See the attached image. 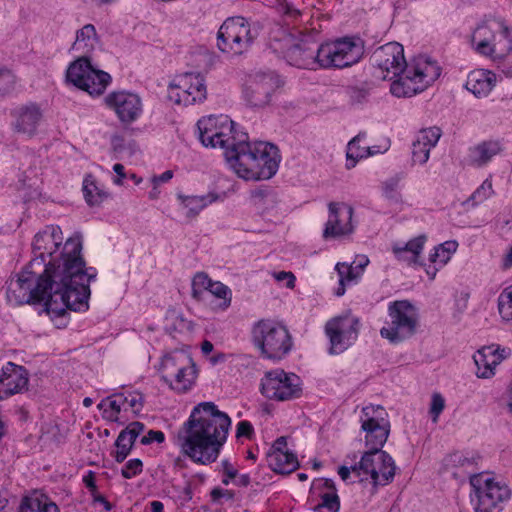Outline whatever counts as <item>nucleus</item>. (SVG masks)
Instances as JSON below:
<instances>
[{
    "instance_id": "obj_1",
    "label": "nucleus",
    "mask_w": 512,
    "mask_h": 512,
    "mask_svg": "<svg viewBox=\"0 0 512 512\" xmlns=\"http://www.w3.org/2000/svg\"><path fill=\"white\" fill-rule=\"evenodd\" d=\"M79 235L66 240L63 247V268L43 265L32 259L24 269L7 282L6 296L14 305L44 302L49 313L61 316L67 309L84 311L88 308L89 283L96 277L93 268H86L81 255Z\"/></svg>"
},
{
    "instance_id": "obj_2",
    "label": "nucleus",
    "mask_w": 512,
    "mask_h": 512,
    "mask_svg": "<svg viewBox=\"0 0 512 512\" xmlns=\"http://www.w3.org/2000/svg\"><path fill=\"white\" fill-rule=\"evenodd\" d=\"M370 60L376 77L383 80L397 77L390 86L391 93L396 97H411L424 91L441 74L437 62L427 56H418L407 63L403 46L397 42L378 47Z\"/></svg>"
},
{
    "instance_id": "obj_3",
    "label": "nucleus",
    "mask_w": 512,
    "mask_h": 512,
    "mask_svg": "<svg viewBox=\"0 0 512 512\" xmlns=\"http://www.w3.org/2000/svg\"><path fill=\"white\" fill-rule=\"evenodd\" d=\"M230 425V417L213 402L199 403L178 432L181 451L195 463L215 462L227 440Z\"/></svg>"
},
{
    "instance_id": "obj_4",
    "label": "nucleus",
    "mask_w": 512,
    "mask_h": 512,
    "mask_svg": "<svg viewBox=\"0 0 512 512\" xmlns=\"http://www.w3.org/2000/svg\"><path fill=\"white\" fill-rule=\"evenodd\" d=\"M225 158L235 173L246 180L270 179L277 172V164L269 159L266 168H260L253 151V143L247 141L245 134L241 135L232 147L224 152Z\"/></svg>"
},
{
    "instance_id": "obj_5",
    "label": "nucleus",
    "mask_w": 512,
    "mask_h": 512,
    "mask_svg": "<svg viewBox=\"0 0 512 512\" xmlns=\"http://www.w3.org/2000/svg\"><path fill=\"white\" fill-rule=\"evenodd\" d=\"M254 345L267 359L280 360L292 348V337L287 328L271 320H260L252 328Z\"/></svg>"
},
{
    "instance_id": "obj_6",
    "label": "nucleus",
    "mask_w": 512,
    "mask_h": 512,
    "mask_svg": "<svg viewBox=\"0 0 512 512\" xmlns=\"http://www.w3.org/2000/svg\"><path fill=\"white\" fill-rule=\"evenodd\" d=\"M321 69H344L357 64L364 54L363 45L351 37L320 44Z\"/></svg>"
},
{
    "instance_id": "obj_7",
    "label": "nucleus",
    "mask_w": 512,
    "mask_h": 512,
    "mask_svg": "<svg viewBox=\"0 0 512 512\" xmlns=\"http://www.w3.org/2000/svg\"><path fill=\"white\" fill-rule=\"evenodd\" d=\"M390 322L380 330L383 338L391 343H399L411 337L418 325L416 308L407 300L394 301L389 304Z\"/></svg>"
},
{
    "instance_id": "obj_8",
    "label": "nucleus",
    "mask_w": 512,
    "mask_h": 512,
    "mask_svg": "<svg viewBox=\"0 0 512 512\" xmlns=\"http://www.w3.org/2000/svg\"><path fill=\"white\" fill-rule=\"evenodd\" d=\"M255 35L247 19L241 16L227 18L217 33V46L223 53L241 55L251 47Z\"/></svg>"
},
{
    "instance_id": "obj_9",
    "label": "nucleus",
    "mask_w": 512,
    "mask_h": 512,
    "mask_svg": "<svg viewBox=\"0 0 512 512\" xmlns=\"http://www.w3.org/2000/svg\"><path fill=\"white\" fill-rule=\"evenodd\" d=\"M470 484L477 498L475 512H501L503 504L510 498L508 486L487 474L472 475Z\"/></svg>"
},
{
    "instance_id": "obj_10",
    "label": "nucleus",
    "mask_w": 512,
    "mask_h": 512,
    "mask_svg": "<svg viewBox=\"0 0 512 512\" xmlns=\"http://www.w3.org/2000/svg\"><path fill=\"white\" fill-rule=\"evenodd\" d=\"M66 78L74 86L92 96L103 94L111 81V76L107 72L94 69L89 56L84 55L69 65Z\"/></svg>"
},
{
    "instance_id": "obj_11",
    "label": "nucleus",
    "mask_w": 512,
    "mask_h": 512,
    "mask_svg": "<svg viewBox=\"0 0 512 512\" xmlns=\"http://www.w3.org/2000/svg\"><path fill=\"white\" fill-rule=\"evenodd\" d=\"M199 139L205 147L221 148L227 151L237 136L233 133L234 122L227 116H208L197 122Z\"/></svg>"
},
{
    "instance_id": "obj_12",
    "label": "nucleus",
    "mask_w": 512,
    "mask_h": 512,
    "mask_svg": "<svg viewBox=\"0 0 512 512\" xmlns=\"http://www.w3.org/2000/svg\"><path fill=\"white\" fill-rule=\"evenodd\" d=\"M382 406H366L362 409L361 428L365 432L366 453L381 452L390 433V422Z\"/></svg>"
},
{
    "instance_id": "obj_13",
    "label": "nucleus",
    "mask_w": 512,
    "mask_h": 512,
    "mask_svg": "<svg viewBox=\"0 0 512 512\" xmlns=\"http://www.w3.org/2000/svg\"><path fill=\"white\" fill-rule=\"evenodd\" d=\"M261 392L271 400H292L301 395V381L294 373H287L282 369L272 370L262 378Z\"/></svg>"
},
{
    "instance_id": "obj_14",
    "label": "nucleus",
    "mask_w": 512,
    "mask_h": 512,
    "mask_svg": "<svg viewBox=\"0 0 512 512\" xmlns=\"http://www.w3.org/2000/svg\"><path fill=\"white\" fill-rule=\"evenodd\" d=\"M163 380L177 392H186L194 384L196 370L192 359L184 353L166 356L162 361Z\"/></svg>"
},
{
    "instance_id": "obj_15",
    "label": "nucleus",
    "mask_w": 512,
    "mask_h": 512,
    "mask_svg": "<svg viewBox=\"0 0 512 512\" xmlns=\"http://www.w3.org/2000/svg\"><path fill=\"white\" fill-rule=\"evenodd\" d=\"M207 97L205 80L199 73L179 75L168 87V98L177 105L190 106Z\"/></svg>"
},
{
    "instance_id": "obj_16",
    "label": "nucleus",
    "mask_w": 512,
    "mask_h": 512,
    "mask_svg": "<svg viewBox=\"0 0 512 512\" xmlns=\"http://www.w3.org/2000/svg\"><path fill=\"white\" fill-rule=\"evenodd\" d=\"M395 464L385 451L364 453L358 465L352 466V472L363 479L370 475L375 485H386L395 475Z\"/></svg>"
},
{
    "instance_id": "obj_17",
    "label": "nucleus",
    "mask_w": 512,
    "mask_h": 512,
    "mask_svg": "<svg viewBox=\"0 0 512 512\" xmlns=\"http://www.w3.org/2000/svg\"><path fill=\"white\" fill-rule=\"evenodd\" d=\"M62 231L59 226H48L45 230L37 233L33 241L35 258L43 261V265L63 268V247Z\"/></svg>"
},
{
    "instance_id": "obj_18",
    "label": "nucleus",
    "mask_w": 512,
    "mask_h": 512,
    "mask_svg": "<svg viewBox=\"0 0 512 512\" xmlns=\"http://www.w3.org/2000/svg\"><path fill=\"white\" fill-rule=\"evenodd\" d=\"M325 332L330 340V352L341 353L357 339L359 320L351 314L335 317L326 323Z\"/></svg>"
},
{
    "instance_id": "obj_19",
    "label": "nucleus",
    "mask_w": 512,
    "mask_h": 512,
    "mask_svg": "<svg viewBox=\"0 0 512 512\" xmlns=\"http://www.w3.org/2000/svg\"><path fill=\"white\" fill-rule=\"evenodd\" d=\"M329 217L323 231V237L337 238L352 233L353 207L345 203L330 202Z\"/></svg>"
},
{
    "instance_id": "obj_20",
    "label": "nucleus",
    "mask_w": 512,
    "mask_h": 512,
    "mask_svg": "<svg viewBox=\"0 0 512 512\" xmlns=\"http://www.w3.org/2000/svg\"><path fill=\"white\" fill-rule=\"evenodd\" d=\"M277 88V81L271 75L256 74L244 88L246 101L253 107H264Z\"/></svg>"
},
{
    "instance_id": "obj_21",
    "label": "nucleus",
    "mask_w": 512,
    "mask_h": 512,
    "mask_svg": "<svg viewBox=\"0 0 512 512\" xmlns=\"http://www.w3.org/2000/svg\"><path fill=\"white\" fill-rule=\"evenodd\" d=\"M107 106L115 111L122 122H133L140 115L142 104L140 98L133 93L112 92L105 98Z\"/></svg>"
},
{
    "instance_id": "obj_22",
    "label": "nucleus",
    "mask_w": 512,
    "mask_h": 512,
    "mask_svg": "<svg viewBox=\"0 0 512 512\" xmlns=\"http://www.w3.org/2000/svg\"><path fill=\"white\" fill-rule=\"evenodd\" d=\"M28 375L22 366L8 363L0 377V399H4L27 388Z\"/></svg>"
},
{
    "instance_id": "obj_23",
    "label": "nucleus",
    "mask_w": 512,
    "mask_h": 512,
    "mask_svg": "<svg viewBox=\"0 0 512 512\" xmlns=\"http://www.w3.org/2000/svg\"><path fill=\"white\" fill-rule=\"evenodd\" d=\"M320 44L314 41L302 40L289 50V57L294 64L304 69H321Z\"/></svg>"
},
{
    "instance_id": "obj_24",
    "label": "nucleus",
    "mask_w": 512,
    "mask_h": 512,
    "mask_svg": "<svg viewBox=\"0 0 512 512\" xmlns=\"http://www.w3.org/2000/svg\"><path fill=\"white\" fill-rule=\"evenodd\" d=\"M109 404L111 411L104 410L105 417L111 421L118 419V414L122 408H131L138 411L143 406V396L139 392L117 393L111 397H107L98 404L99 409H103L106 404Z\"/></svg>"
},
{
    "instance_id": "obj_25",
    "label": "nucleus",
    "mask_w": 512,
    "mask_h": 512,
    "mask_svg": "<svg viewBox=\"0 0 512 512\" xmlns=\"http://www.w3.org/2000/svg\"><path fill=\"white\" fill-rule=\"evenodd\" d=\"M441 136V130L431 127L421 130L412 145V159L414 163L424 164L432 147H434Z\"/></svg>"
},
{
    "instance_id": "obj_26",
    "label": "nucleus",
    "mask_w": 512,
    "mask_h": 512,
    "mask_svg": "<svg viewBox=\"0 0 512 512\" xmlns=\"http://www.w3.org/2000/svg\"><path fill=\"white\" fill-rule=\"evenodd\" d=\"M503 349L500 353L499 348L495 346H486L478 350L474 355V361L477 366V376L480 378H490L494 375L495 367L505 358Z\"/></svg>"
},
{
    "instance_id": "obj_27",
    "label": "nucleus",
    "mask_w": 512,
    "mask_h": 512,
    "mask_svg": "<svg viewBox=\"0 0 512 512\" xmlns=\"http://www.w3.org/2000/svg\"><path fill=\"white\" fill-rule=\"evenodd\" d=\"M145 426L143 423L135 421L130 423L118 435L115 446L117 448L114 455L115 461L118 463L123 462L129 455L136 438L143 432Z\"/></svg>"
},
{
    "instance_id": "obj_28",
    "label": "nucleus",
    "mask_w": 512,
    "mask_h": 512,
    "mask_svg": "<svg viewBox=\"0 0 512 512\" xmlns=\"http://www.w3.org/2000/svg\"><path fill=\"white\" fill-rule=\"evenodd\" d=\"M15 117L14 129L18 133L32 136L36 132L37 126L42 118V113L36 104H29L21 107L15 113Z\"/></svg>"
},
{
    "instance_id": "obj_29",
    "label": "nucleus",
    "mask_w": 512,
    "mask_h": 512,
    "mask_svg": "<svg viewBox=\"0 0 512 512\" xmlns=\"http://www.w3.org/2000/svg\"><path fill=\"white\" fill-rule=\"evenodd\" d=\"M496 84V75L488 70H474L469 73L466 81V89L476 97L487 96Z\"/></svg>"
},
{
    "instance_id": "obj_30",
    "label": "nucleus",
    "mask_w": 512,
    "mask_h": 512,
    "mask_svg": "<svg viewBox=\"0 0 512 512\" xmlns=\"http://www.w3.org/2000/svg\"><path fill=\"white\" fill-rule=\"evenodd\" d=\"M425 242L426 236L420 235L403 245H393L392 251L398 260L407 262L408 264H416L418 263Z\"/></svg>"
},
{
    "instance_id": "obj_31",
    "label": "nucleus",
    "mask_w": 512,
    "mask_h": 512,
    "mask_svg": "<svg viewBox=\"0 0 512 512\" xmlns=\"http://www.w3.org/2000/svg\"><path fill=\"white\" fill-rule=\"evenodd\" d=\"M502 150L501 144L496 140L483 141L470 149L469 161L472 165L483 166L487 164L492 157L499 154Z\"/></svg>"
},
{
    "instance_id": "obj_32",
    "label": "nucleus",
    "mask_w": 512,
    "mask_h": 512,
    "mask_svg": "<svg viewBox=\"0 0 512 512\" xmlns=\"http://www.w3.org/2000/svg\"><path fill=\"white\" fill-rule=\"evenodd\" d=\"M267 463L274 472L279 474H289L299 466L296 455L288 451L268 452Z\"/></svg>"
},
{
    "instance_id": "obj_33",
    "label": "nucleus",
    "mask_w": 512,
    "mask_h": 512,
    "mask_svg": "<svg viewBox=\"0 0 512 512\" xmlns=\"http://www.w3.org/2000/svg\"><path fill=\"white\" fill-rule=\"evenodd\" d=\"M97 43L98 38L95 27L92 24H87L77 32L72 50L81 55L89 56Z\"/></svg>"
},
{
    "instance_id": "obj_34",
    "label": "nucleus",
    "mask_w": 512,
    "mask_h": 512,
    "mask_svg": "<svg viewBox=\"0 0 512 512\" xmlns=\"http://www.w3.org/2000/svg\"><path fill=\"white\" fill-rule=\"evenodd\" d=\"M19 512H59L58 506L43 494L24 497Z\"/></svg>"
},
{
    "instance_id": "obj_35",
    "label": "nucleus",
    "mask_w": 512,
    "mask_h": 512,
    "mask_svg": "<svg viewBox=\"0 0 512 512\" xmlns=\"http://www.w3.org/2000/svg\"><path fill=\"white\" fill-rule=\"evenodd\" d=\"M472 45L479 54L495 59L490 27L479 26L472 35Z\"/></svg>"
},
{
    "instance_id": "obj_36",
    "label": "nucleus",
    "mask_w": 512,
    "mask_h": 512,
    "mask_svg": "<svg viewBox=\"0 0 512 512\" xmlns=\"http://www.w3.org/2000/svg\"><path fill=\"white\" fill-rule=\"evenodd\" d=\"M184 208L187 209V217H196L208 204L217 200V195L209 193L202 196H178Z\"/></svg>"
},
{
    "instance_id": "obj_37",
    "label": "nucleus",
    "mask_w": 512,
    "mask_h": 512,
    "mask_svg": "<svg viewBox=\"0 0 512 512\" xmlns=\"http://www.w3.org/2000/svg\"><path fill=\"white\" fill-rule=\"evenodd\" d=\"M253 151L256 153V161L260 168H266L269 159L276 162L277 168L279 167L280 155L278 148L266 142H255L253 143Z\"/></svg>"
},
{
    "instance_id": "obj_38",
    "label": "nucleus",
    "mask_w": 512,
    "mask_h": 512,
    "mask_svg": "<svg viewBox=\"0 0 512 512\" xmlns=\"http://www.w3.org/2000/svg\"><path fill=\"white\" fill-rule=\"evenodd\" d=\"M322 484L328 491L321 493V502L314 509L319 512H322L324 509H326L327 512H338L340 509V501L333 481L325 479Z\"/></svg>"
},
{
    "instance_id": "obj_39",
    "label": "nucleus",
    "mask_w": 512,
    "mask_h": 512,
    "mask_svg": "<svg viewBox=\"0 0 512 512\" xmlns=\"http://www.w3.org/2000/svg\"><path fill=\"white\" fill-rule=\"evenodd\" d=\"M497 33L491 32L495 59L503 58L512 50V40L510 39V31L504 25H498Z\"/></svg>"
},
{
    "instance_id": "obj_40",
    "label": "nucleus",
    "mask_w": 512,
    "mask_h": 512,
    "mask_svg": "<svg viewBox=\"0 0 512 512\" xmlns=\"http://www.w3.org/2000/svg\"><path fill=\"white\" fill-rule=\"evenodd\" d=\"M458 243L454 240L446 241L435 248L434 253L430 255V261L439 263L441 266L445 265L451 258L452 254L456 252Z\"/></svg>"
},
{
    "instance_id": "obj_41",
    "label": "nucleus",
    "mask_w": 512,
    "mask_h": 512,
    "mask_svg": "<svg viewBox=\"0 0 512 512\" xmlns=\"http://www.w3.org/2000/svg\"><path fill=\"white\" fill-rule=\"evenodd\" d=\"M360 136L354 137L349 143L347 147V168H352L355 166L356 162L359 159L367 157L371 154L369 147H360Z\"/></svg>"
},
{
    "instance_id": "obj_42",
    "label": "nucleus",
    "mask_w": 512,
    "mask_h": 512,
    "mask_svg": "<svg viewBox=\"0 0 512 512\" xmlns=\"http://www.w3.org/2000/svg\"><path fill=\"white\" fill-rule=\"evenodd\" d=\"M498 310L503 320H512V285L500 293L498 297Z\"/></svg>"
},
{
    "instance_id": "obj_43",
    "label": "nucleus",
    "mask_w": 512,
    "mask_h": 512,
    "mask_svg": "<svg viewBox=\"0 0 512 512\" xmlns=\"http://www.w3.org/2000/svg\"><path fill=\"white\" fill-rule=\"evenodd\" d=\"M212 280L203 272L197 273L192 280V297L202 300L205 291H208Z\"/></svg>"
},
{
    "instance_id": "obj_44",
    "label": "nucleus",
    "mask_w": 512,
    "mask_h": 512,
    "mask_svg": "<svg viewBox=\"0 0 512 512\" xmlns=\"http://www.w3.org/2000/svg\"><path fill=\"white\" fill-rule=\"evenodd\" d=\"M211 295L217 297L222 300L220 307L227 308L231 303V291L230 289L221 282H211L209 289L207 291Z\"/></svg>"
},
{
    "instance_id": "obj_45",
    "label": "nucleus",
    "mask_w": 512,
    "mask_h": 512,
    "mask_svg": "<svg viewBox=\"0 0 512 512\" xmlns=\"http://www.w3.org/2000/svg\"><path fill=\"white\" fill-rule=\"evenodd\" d=\"M83 192L89 205H98L106 198V194L100 191L93 182H86L83 187Z\"/></svg>"
},
{
    "instance_id": "obj_46",
    "label": "nucleus",
    "mask_w": 512,
    "mask_h": 512,
    "mask_svg": "<svg viewBox=\"0 0 512 512\" xmlns=\"http://www.w3.org/2000/svg\"><path fill=\"white\" fill-rule=\"evenodd\" d=\"M493 186L490 179H486L479 188L470 196L468 202H472L473 205L478 203H482L486 199H488L492 194Z\"/></svg>"
},
{
    "instance_id": "obj_47",
    "label": "nucleus",
    "mask_w": 512,
    "mask_h": 512,
    "mask_svg": "<svg viewBox=\"0 0 512 512\" xmlns=\"http://www.w3.org/2000/svg\"><path fill=\"white\" fill-rule=\"evenodd\" d=\"M15 83V74L6 67L0 68V91L3 93L9 92L13 89Z\"/></svg>"
},
{
    "instance_id": "obj_48",
    "label": "nucleus",
    "mask_w": 512,
    "mask_h": 512,
    "mask_svg": "<svg viewBox=\"0 0 512 512\" xmlns=\"http://www.w3.org/2000/svg\"><path fill=\"white\" fill-rule=\"evenodd\" d=\"M143 470V463L140 459L135 458L129 460L121 470V474L126 479H131L140 473Z\"/></svg>"
},
{
    "instance_id": "obj_49",
    "label": "nucleus",
    "mask_w": 512,
    "mask_h": 512,
    "mask_svg": "<svg viewBox=\"0 0 512 512\" xmlns=\"http://www.w3.org/2000/svg\"><path fill=\"white\" fill-rule=\"evenodd\" d=\"M339 277L344 276L346 282H351L359 277L360 271H356V267L353 265H346L344 263H338L335 267Z\"/></svg>"
},
{
    "instance_id": "obj_50",
    "label": "nucleus",
    "mask_w": 512,
    "mask_h": 512,
    "mask_svg": "<svg viewBox=\"0 0 512 512\" xmlns=\"http://www.w3.org/2000/svg\"><path fill=\"white\" fill-rule=\"evenodd\" d=\"M445 407V400L439 393L432 395L430 413L434 422L438 420L439 415Z\"/></svg>"
},
{
    "instance_id": "obj_51",
    "label": "nucleus",
    "mask_w": 512,
    "mask_h": 512,
    "mask_svg": "<svg viewBox=\"0 0 512 512\" xmlns=\"http://www.w3.org/2000/svg\"><path fill=\"white\" fill-rule=\"evenodd\" d=\"M347 92L352 102L360 103L368 96L369 89L366 85L351 86L348 88Z\"/></svg>"
},
{
    "instance_id": "obj_52",
    "label": "nucleus",
    "mask_w": 512,
    "mask_h": 512,
    "mask_svg": "<svg viewBox=\"0 0 512 512\" xmlns=\"http://www.w3.org/2000/svg\"><path fill=\"white\" fill-rule=\"evenodd\" d=\"M254 434V428L249 421H240L237 424L236 437H245L251 439Z\"/></svg>"
},
{
    "instance_id": "obj_53",
    "label": "nucleus",
    "mask_w": 512,
    "mask_h": 512,
    "mask_svg": "<svg viewBox=\"0 0 512 512\" xmlns=\"http://www.w3.org/2000/svg\"><path fill=\"white\" fill-rule=\"evenodd\" d=\"M165 439L164 433L159 430H150L147 435L141 438L143 445L150 444L152 442L162 443Z\"/></svg>"
},
{
    "instance_id": "obj_54",
    "label": "nucleus",
    "mask_w": 512,
    "mask_h": 512,
    "mask_svg": "<svg viewBox=\"0 0 512 512\" xmlns=\"http://www.w3.org/2000/svg\"><path fill=\"white\" fill-rule=\"evenodd\" d=\"M83 482H84L85 486L88 488V490L90 491L91 496L93 497V499L95 497H97V495H99V493L97 491V486H96V483H95V474H94V472L89 471L87 473V475H85L83 477Z\"/></svg>"
},
{
    "instance_id": "obj_55",
    "label": "nucleus",
    "mask_w": 512,
    "mask_h": 512,
    "mask_svg": "<svg viewBox=\"0 0 512 512\" xmlns=\"http://www.w3.org/2000/svg\"><path fill=\"white\" fill-rule=\"evenodd\" d=\"M397 186H398V180L391 179L385 183L384 186V192L386 197L391 199H397Z\"/></svg>"
},
{
    "instance_id": "obj_56",
    "label": "nucleus",
    "mask_w": 512,
    "mask_h": 512,
    "mask_svg": "<svg viewBox=\"0 0 512 512\" xmlns=\"http://www.w3.org/2000/svg\"><path fill=\"white\" fill-rule=\"evenodd\" d=\"M223 470L228 479H223L222 482L227 485L230 479H234L237 476V470L227 460L222 463Z\"/></svg>"
},
{
    "instance_id": "obj_57",
    "label": "nucleus",
    "mask_w": 512,
    "mask_h": 512,
    "mask_svg": "<svg viewBox=\"0 0 512 512\" xmlns=\"http://www.w3.org/2000/svg\"><path fill=\"white\" fill-rule=\"evenodd\" d=\"M275 278L277 281H282L288 279L287 287L294 288L295 286V276L292 272L281 271L275 274Z\"/></svg>"
},
{
    "instance_id": "obj_58",
    "label": "nucleus",
    "mask_w": 512,
    "mask_h": 512,
    "mask_svg": "<svg viewBox=\"0 0 512 512\" xmlns=\"http://www.w3.org/2000/svg\"><path fill=\"white\" fill-rule=\"evenodd\" d=\"M287 447V439L284 436H281L275 440L272 445V448L269 452H285Z\"/></svg>"
},
{
    "instance_id": "obj_59",
    "label": "nucleus",
    "mask_w": 512,
    "mask_h": 512,
    "mask_svg": "<svg viewBox=\"0 0 512 512\" xmlns=\"http://www.w3.org/2000/svg\"><path fill=\"white\" fill-rule=\"evenodd\" d=\"M113 170L117 174V178L114 182L118 185H121L123 183V179L126 177L124 166L120 163H117L113 166Z\"/></svg>"
},
{
    "instance_id": "obj_60",
    "label": "nucleus",
    "mask_w": 512,
    "mask_h": 512,
    "mask_svg": "<svg viewBox=\"0 0 512 512\" xmlns=\"http://www.w3.org/2000/svg\"><path fill=\"white\" fill-rule=\"evenodd\" d=\"M271 198V200L273 199V196L272 195H268L267 193H265L264 191L262 190H259V191H256L254 192L253 194V198L255 200V203L258 204V205H262L264 204L265 202V199L266 198Z\"/></svg>"
},
{
    "instance_id": "obj_61",
    "label": "nucleus",
    "mask_w": 512,
    "mask_h": 512,
    "mask_svg": "<svg viewBox=\"0 0 512 512\" xmlns=\"http://www.w3.org/2000/svg\"><path fill=\"white\" fill-rule=\"evenodd\" d=\"M173 177V173L171 170H167L163 172L160 176H155L153 178V182L158 184L159 182H167Z\"/></svg>"
},
{
    "instance_id": "obj_62",
    "label": "nucleus",
    "mask_w": 512,
    "mask_h": 512,
    "mask_svg": "<svg viewBox=\"0 0 512 512\" xmlns=\"http://www.w3.org/2000/svg\"><path fill=\"white\" fill-rule=\"evenodd\" d=\"M93 500H94V502L101 503L104 506L105 510H107V511H110L112 509L111 503L109 501H107L106 498L100 494L97 495V497H95Z\"/></svg>"
},
{
    "instance_id": "obj_63",
    "label": "nucleus",
    "mask_w": 512,
    "mask_h": 512,
    "mask_svg": "<svg viewBox=\"0 0 512 512\" xmlns=\"http://www.w3.org/2000/svg\"><path fill=\"white\" fill-rule=\"evenodd\" d=\"M351 471H352V467L348 468L346 466H341L338 470V474L341 477V479L345 481L348 479Z\"/></svg>"
},
{
    "instance_id": "obj_64",
    "label": "nucleus",
    "mask_w": 512,
    "mask_h": 512,
    "mask_svg": "<svg viewBox=\"0 0 512 512\" xmlns=\"http://www.w3.org/2000/svg\"><path fill=\"white\" fill-rule=\"evenodd\" d=\"M503 265L505 268H509L512 266V246L510 247L509 251L507 252Z\"/></svg>"
}]
</instances>
